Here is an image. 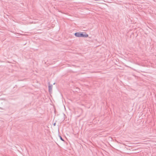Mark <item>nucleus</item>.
Instances as JSON below:
<instances>
[{"label":"nucleus","instance_id":"obj_1","mask_svg":"<svg viewBox=\"0 0 156 156\" xmlns=\"http://www.w3.org/2000/svg\"><path fill=\"white\" fill-rule=\"evenodd\" d=\"M75 35L78 37H88V35L85 33L77 32L75 33Z\"/></svg>","mask_w":156,"mask_h":156},{"label":"nucleus","instance_id":"obj_2","mask_svg":"<svg viewBox=\"0 0 156 156\" xmlns=\"http://www.w3.org/2000/svg\"><path fill=\"white\" fill-rule=\"evenodd\" d=\"M60 138H61V140H63L62 139V138L61 137H60Z\"/></svg>","mask_w":156,"mask_h":156}]
</instances>
